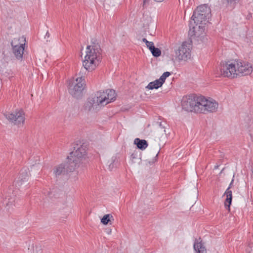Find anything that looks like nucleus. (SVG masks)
Instances as JSON below:
<instances>
[{
    "label": "nucleus",
    "mask_w": 253,
    "mask_h": 253,
    "mask_svg": "<svg viewBox=\"0 0 253 253\" xmlns=\"http://www.w3.org/2000/svg\"><path fill=\"white\" fill-rule=\"evenodd\" d=\"M116 97L115 91L112 89L97 92L94 96L87 99L84 104V110L87 112L92 111L97 109L99 105L105 106L114 101Z\"/></svg>",
    "instance_id": "obj_2"
},
{
    "label": "nucleus",
    "mask_w": 253,
    "mask_h": 253,
    "mask_svg": "<svg viewBox=\"0 0 253 253\" xmlns=\"http://www.w3.org/2000/svg\"><path fill=\"white\" fill-rule=\"evenodd\" d=\"M162 85L163 84L162 82H160L159 79H158L153 82H150L146 87V88L151 90L153 89H158V88L162 86Z\"/></svg>",
    "instance_id": "obj_19"
},
{
    "label": "nucleus",
    "mask_w": 253,
    "mask_h": 253,
    "mask_svg": "<svg viewBox=\"0 0 253 253\" xmlns=\"http://www.w3.org/2000/svg\"><path fill=\"white\" fill-rule=\"evenodd\" d=\"M224 195L226 196V199L224 202L225 207H228V210H230V206L231 204L232 199V193L231 191L226 190Z\"/></svg>",
    "instance_id": "obj_18"
},
{
    "label": "nucleus",
    "mask_w": 253,
    "mask_h": 253,
    "mask_svg": "<svg viewBox=\"0 0 253 253\" xmlns=\"http://www.w3.org/2000/svg\"><path fill=\"white\" fill-rule=\"evenodd\" d=\"M47 37L48 38L49 37V33L48 32H47L46 33L45 37Z\"/></svg>",
    "instance_id": "obj_32"
},
{
    "label": "nucleus",
    "mask_w": 253,
    "mask_h": 253,
    "mask_svg": "<svg viewBox=\"0 0 253 253\" xmlns=\"http://www.w3.org/2000/svg\"><path fill=\"white\" fill-rule=\"evenodd\" d=\"M149 0H143V7H145L149 3Z\"/></svg>",
    "instance_id": "obj_27"
},
{
    "label": "nucleus",
    "mask_w": 253,
    "mask_h": 253,
    "mask_svg": "<svg viewBox=\"0 0 253 253\" xmlns=\"http://www.w3.org/2000/svg\"><path fill=\"white\" fill-rule=\"evenodd\" d=\"M158 153L156 154V155L155 158L153 159V161L152 162H149V163L150 164L154 163L155 162H156L157 161V157H158Z\"/></svg>",
    "instance_id": "obj_28"
},
{
    "label": "nucleus",
    "mask_w": 253,
    "mask_h": 253,
    "mask_svg": "<svg viewBox=\"0 0 253 253\" xmlns=\"http://www.w3.org/2000/svg\"><path fill=\"white\" fill-rule=\"evenodd\" d=\"M199 97L192 95L184 97L181 101V106L183 109L188 112L197 113L199 108Z\"/></svg>",
    "instance_id": "obj_9"
},
{
    "label": "nucleus",
    "mask_w": 253,
    "mask_h": 253,
    "mask_svg": "<svg viewBox=\"0 0 253 253\" xmlns=\"http://www.w3.org/2000/svg\"><path fill=\"white\" fill-rule=\"evenodd\" d=\"M236 71L237 77L238 76H244L250 75L253 71V68L251 63L243 61L236 60Z\"/></svg>",
    "instance_id": "obj_12"
},
{
    "label": "nucleus",
    "mask_w": 253,
    "mask_h": 253,
    "mask_svg": "<svg viewBox=\"0 0 253 253\" xmlns=\"http://www.w3.org/2000/svg\"><path fill=\"white\" fill-rule=\"evenodd\" d=\"M152 55L155 57H159L161 54V51L158 48H156L154 46H153L152 48L150 49Z\"/></svg>",
    "instance_id": "obj_22"
},
{
    "label": "nucleus",
    "mask_w": 253,
    "mask_h": 253,
    "mask_svg": "<svg viewBox=\"0 0 253 253\" xmlns=\"http://www.w3.org/2000/svg\"><path fill=\"white\" fill-rule=\"evenodd\" d=\"M85 82L82 77H78L75 81L69 84V92L74 97L78 98L81 96L85 86Z\"/></svg>",
    "instance_id": "obj_8"
},
{
    "label": "nucleus",
    "mask_w": 253,
    "mask_h": 253,
    "mask_svg": "<svg viewBox=\"0 0 253 253\" xmlns=\"http://www.w3.org/2000/svg\"><path fill=\"white\" fill-rule=\"evenodd\" d=\"M210 17L203 14L194 11L190 21V28L191 33L195 36H200L205 31V25Z\"/></svg>",
    "instance_id": "obj_3"
},
{
    "label": "nucleus",
    "mask_w": 253,
    "mask_h": 253,
    "mask_svg": "<svg viewBox=\"0 0 253 253\" xmlns=\"http://www.w3.org/2000/svg\"><path fill=\"white\" fill-rule=\"evenodd\" d=\"M4 115L9 122L15 125H23L24 123L25 113L22 109H17L11 113H6Z\"/></svg>",
    "instance_id": "obj_11"
},
{
    "label": "nucleus",
    "mask_w": 253,
    "mask_h": 253,
    "mask_svg": "<svg viewBox=\"0 0 253 253\" xmlns=\"http://www.w3.org/2000/svg\"><path fill=\"white\" fill-rule=\"evenodd\" d=\"M3 59H4V60H6V57H3Z\"/></svg>",
    "instance_id": "obj_36"
},
{
    "label": "nucleus",
    "mask_w": 253,
    "mask_h": 253,
    "mask_svg": "<svg viewBox=\"0 0 253 253\" xmlns=\"http://www.w3.org/2000/svg\"><path fill=\"white\" fill-rule=\"evenodd\" d=\"M26 38L24 36L14 38L11 42L12 52L16 58L22 60L23 58Z\"/></svg>",
    "instance_id": "obj_7"
},
{
    "label": "nucleus",
    "mask_w": 253,
    "mask_h": 253,
    "mask_svg": "<svg viewBox=\"0 0 253 253\" xmlns=\"http://www.w3.org/2000/svg\"><path fill=\"white\" fill-rule=\"evenodd\" d=\"M86 155V147L83 145L74 147V150L70 153L68 157L69 165H71L70 171L74 170L79 167L81 159Z\"/></svg>",
    "instance_id": "obj_4"
},
{
    "label": "nucleus",
    "mask_w": 253,
    "mask_h": 253,
    "mask_svg": "<svg viewBox=\"0 0 253 253\" xmlns=\"http://www.w3.org/2000/svg\"><path fill=\"white\" fill-rule=\"evenodd\" d=\"M226 3V5L227 6L230 7L232 8H234L236 3L240 0H224Z\"/></svg>",
    "instance_id": "obj_24"
},
{
    "label": "nucleus",
    "mask_w": 253,
    "mask_h": 253,
    "mask_svg": "<svg viewBox=\"0 0 253 253\" xmlns=\"http://www.w3.org/2000/svg\"><path fill=\"white\" fill-rule=\"evenodd\" d=\"M86 55L83 62L84 69L79 73V77H82L84 82V76L86 71H92L95 69L101 62L102 50L96 40L91 41V44L86 48Z\"/></svg>",
    "instance_id": "obj_1"
},
{
    "label": "nucleus",
    "mask_w": 253,
    "mask_h": 253,
    "mask_svg": "<svg viewBox=\"0 0 253 253\" xmlns=\"http://www.w3.org/2000/svg\"><path fill=\"white\" fill-rule=\"evenodd\" d=\"M233 181H234V180H233V179H232V181H231V183H230V184H229V187H228V188L226 189V190H228V191H231V190H230V189L231 188V186H232V184H233Z\"/></svg>",
    "instance_id": "obj_29"
},
{
    "label": "nucleus",
    "mask_w": 253,
    "mask_h": 253,
    "mask_svg": "<svg viewBox=\"0 0 253 253\" xmlns=\"http://www.w3.org/2000/svg\"><path fill=\"white\" fill-rule=\"evenodd\" d=\"M155 1H157V2H162L164 0H154Z\"/></svg>",
    "instance_id": "obj_34"
},
{
    "label": "nucleus",
    "mask_w": 253,
    "mask_h": 253,
    "mask_svg": "<svg viewBox=\"0 0 253 253\" xmlns=\"http://www.w3.org/2000/svg\"><path fill=\"white\" fill-rule=\"evenodd\" d=\"M147 45V47L150 49L153 47V46H154V43L152 42H147V43L146 44Z\"/></svg>",
    "instance_id": "obj_26"
},
{
    "label": "nucleus",
    "mask_w": 253,
    "mask_h": 253,
    "mask_svg": "<svg viewBox=\"0 0 253 253\" xmlns=\"http://www.w3.org/2000/svg\"><path fill=\"white\" fill-rule=\"evenodd\" d=\"M15 199L10 197V198L5 197L4 202L7 207V210H9L10 206L13 205V203L14 202Z\"/></svg>",
    "instance_id": "obj_23"
},
{
    "label": "nucleus",
    "mask_w": 253,
    "mask_h": 253,
    "mask_svg": "<svg viewBox=\"0 0 253 253\" xmlns=\"http://www.w3.org/2000/svg\"><path fill=\"white\" fill-rule=\"evenodd\" d=\"M71 168V165H69V167H66L65 164H61L55 166L53 169V172L56 177L64 175L67 173L69 171L70 172V169Z\"/></svg>",
    "instance_id": "obj_13"
},
{
    "label": "nucleus",
    "mask_w": 253,
    "mask_h": 253,
    "mask_svg": "<svg viewBox=\"0 0 253 253\" xmlns=\"http://www.w3.org/2000/svg\"><path fill=\"white\" fill-rule=\"evenodd\" d=\"M142 41H143L144 42H145V44H146V43H147V42H148V41L147 40V39H145V38H143V39H142Z\"/></svg>",
    "instance_id": "obj_31"
},
{
    "label": "nucleus",
    "mask_w": 253,
    "mask_h": 253,
    "mask_svg": "<svg viewBox=\"0 0 253 253\" xmlns=\"http://www.w3.org/2000/svg\"><path fill=\"white\" fill-rule=\"evenodd\" d=\"M170 75V73L169 72H166L163 74V75L160 77L159 80L160 82H162V84H163L166 80V79Z\"/></svg>",
    "instance_id": "obj_25"
},
{
    "label": "nucleus",
    "mask_w": 253,
    "mask_h": 253,
    "mask_svg": "<svg viewBox=\"0 0 253 253\" xmlns=\"http://www.w3.org/2000/svg\"><path fill=\"white\" fill-rule=\"evenodd\" d=\"M250 135L251 137V139H252V141H253V131H250Z\"/></svg>",
    "instance_id": "obj_30"
},
{
    "label": "nucleus",
    "mask_w": 253,
    "mask_h": 253,
    "mask_svg": "<svg viewBox=\"0 0 253 253\" xmlns=\"http://www.w3.org/2000/svg\"><path fill=\"white\" fill-rule=\"evenodd\" d=\"M160 125V126H162V123H161H161H160V125Z\"/></svg>",
    "instance_id": "obj_35"
},
{
    "label": "nucleus",
    "mask_w": 253,
    "mask_h": 253,
    "mask_svg": "<svg viewBox=\"0 0 253 253\" xmlns=\"http://www.w3.org/2000/svg\"><path fill=\"white\" fill-rule=\"evenodd\" d=\"M135 144L140 150H145L148 146V143L146 140L144 139H140L139 138H135L134 141Z\"/></svg>",
    "instance_id": "obj_16"
},
{
    "label": "nucleus",
    "mask_w": 253,
    "mask_h": 253,
    "mask_svg": "<svg viewBox=\"0 0 253 253\" xmlns=\"http://www.w3.org/2000/svg\"><path fill=\"white\" fill-rule=\"evenodd\" d=\"M236 60L228 61L221 63L215 73L216 77L223 76L230 78H237Z\"/></svg>",
    "instance_id": "obj_5"
},
{
    "label": "nucleus",
    "mask_w": 253,
    "mask_h": 253,
    "mask_svg": "<svg viewBox=\"0 0 253 253\" xmlns=\"http://www.w3.org/2000/svg\"><path fill=\"white\" fill-rule=\"evenodd\" d=\"M199 108L197 109V113L206 114L216 111L218 104L212 99H207L205 97H199Z\"/></svg>",
    "instance_id": "obj_6"
},
{
    "label": "nucleus",
    "mask_w": 253,
    "mask_h": 253,
    "mask_svg": "<svg viewBox=\"0 0 253 253\" xmlns=\"http://www.w3.org/2000/svg\"><path fill=\"white\" fill-rule=\"evenodd\" d=\"M194 248L196 251L198 253H206L207 251L205 248L203 246L202 244L200 243H195L194 244Z\"/></svg>",
    "instance_id": "obj_20"
},
{
    "label": "nucleus",
    "mask_w": 253,
    "mask_h": 253,
    "mask_svg": "<svg viewBox=\"0 0 253 253\" xmlns=\"http://www.w3.org/2000/svg\"><path fill=\"white\" fill-rule=\"evenodd\" d=\"M28 173L26 169L21 170L17 179L15 182L16 184H18V186H19L21 184L22 182L26 181L28 179Z\"/></svg>",
    "instance_id": "obj_15"
},
{
    "label": "nucleus",
    "mask_w": 253,
    "mask_h": 253,
    "mask_svg": "<svg viewBox=\"0 0 253 253\" xmlns=\"http://www.w3.org/2000/svg\"><path fill=\"white\" fill-rule=\"evenodd\" d=\"M191 48L190 43L186 42H183L175 50L176 57L179 61H187L191 57Z\"/></svg>",
    "instance_id": "obj_10"
},
{
    "label": "nucleus",
    "mask_w": 253,
    "mask_h": 253,
    "mask_svg": "<svg viewBox=\"0 0 253 253\" xmlns=\"http://www.w3.org/2000/svg\"><path fill=\"white\" fill-rule=\"evenodd\" d=\"M114 220L113 216L111 214L104 215L101 219V222L104 225H107L111 220Z\"/></svg>",
    "instance_id": "obj_21"
},
{
    "label": "nucleus",
    "mask_w": 253,
    "mask_h": 253,
    "mask_svg": "<svg viewBox=\"0 0 253 253\" xmlns=\"http://www.w3.org/2000/svg\"><path fill=\"white\" fill-rule=\"evenodd\" d=\"M118 160L116 156H113L110 160L108 161L107 166L110 171H111L115 168L117 167L118 164Z\"/></svg>",
    "instance_id": "obj_17"
},
{
    "label": "nucleus",
    "mask_w": 253,
    "mask_h": 253,
    "mask_svg": "<svg viewBox=\"0 0 253 253\" xmlns=\"http://www.w3.org/2000/svg\"><path fill=\"white\" fill-rule=\"evenodd\" d=\"M197 12L203 14L205 15L210 17L211 15V10L210 7L207 4L201 5L197 7L196 9L195 10Z\"/></svg>",
    "instance_id": "obj_14"
},
{
    "label": "nucleus",
    "mask_w": 253,
    "mask_h": 253,
    "mask_svg": "<svg viewBox=\"0 0 253 253\" xmlns=\"http://www.w3.org/2000/svg\"><path fill=\"white\" fill-rule=\"evenodd\" d=\"M131 158H132V159H134L135 158V155L134 154H132L131 155Z\"/></svg>",
    "instance_id": "obj_33"
}]
</instances>
